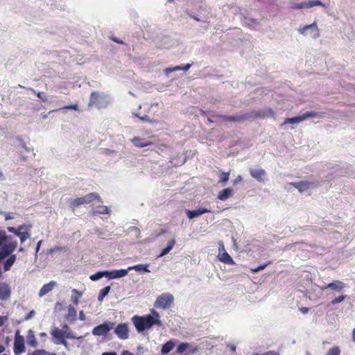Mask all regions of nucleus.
Wrapping results in <instances>:
<instances>
[{
	"mask_svg": "<svg viewBox=\"0 0 355 355\" xmlns=\"http://www.w3.org/2000/svg\"><path fill=\"white\" fill-rule=\"evenodd\" d=\"M345 287V284L340 281H334L331 283H329L326 286H323L321 288L322 290H324L327 288H331L335 291H340Z\"/></svg>",
	"mask_w": 355,
	"mask_h": 355,
	"instance_id": "obj_19",
	"label": "nucleus"
},
{
	"mask_svg": "<svg viewBox=\"0 0 355 355\" xmlns=\"http://www.w3.org/2000/svg\"><path fill=\"white\" fill-rule=\"evenodd\" d=\"M105 277H107L109 279H115L114 275H116V270H112V271H108V270H105Z\"/></svg>",
	"mask_w": 355,
	"mask_h": 355,
	"instance_id": "obj_42",
	"label": "nucleus"
},
{
	"mask_svg": "<svg viewBox=\"0 0 355 355\" xmlns=\"http://www.w3.org/2000/svg\"><path fill=\"white\" fill-rule=\"evenodd\" d=\"M261 355H279L277 352L274 351H269L262 354Z\"/></svg>",
	"mask_w": 355,
	"mask_h": 355,
	"instance_id": "obj_47",
	"label": "nucleus"
},
{
	"mask_svg": "<svg viewBox=\"0 0 355 355\" xmlns=\"http://www.w3.org/2000/svg\"><path fill=\"white\" fill-rule=\"evenodd\" d=\"M352 337H353V340H354V341L355 342V328H354V330H353Z\"/></svg>",
	"mask_w": 355,
	"mask_h": 355,
	"instance_id": "obj_61",
	"label": "nucleus"
},
{
	"mask_svg": "<svg viewBox=\"0 0 355 355\" xmlns=\"http://www.w3.org/2000/svg\"><path fill=\"white\" fill-rule=\"evenodd\" d=\"M135 116H137L142 121L152 122V121L150 119L149 116L147 115H144L143 116H139L137 114H135Z\"/></svg>",
	"mask_w": 355,
	"mask_h": 355,
	"instance_id": "obj_46",
	"label": "nucleus"
},
{
	"mask_svg": "<svg viewBox=\"0 0 355 355\" xmlns=\"http://www.w3.org/2000/svg\"><path fill=\"white\" fill-rule=\"evenodd\" d=\"M340 351L338 347L331 348L327 355H340Z\"/></svg>",
	"mask_w": 355,
	"mask_h": 355,
	"instance_id": "obj_40",
	"label": "nucleus"
},
{
	"mask_svg": "<svg viewBox=\"0 0 355 355\" xmlns=\"http://www.w3.org/2000/svg\"><path fill=\"white\" fill-rule=\"evenodd\" d=\"M102 355H116L115 352H104L102 354Z\"/></svg>",
	"mask_w": 355,
	"mask_h": 355,
	"instance_id": "obj_57",
	"label": "nucleus"
},
{
	"mask_svg": "<svg viewBox=\"0 0 355 355\" xmlns=\"http://www.w3.org/2000/svg\"><path fill=\"white\" fill-rule=\"evenodd\" d=\"M72 292L76 294V295L71 296V301L75 304H78V299L81 296V293L78 292L76 289H73Z\"/></svg>",
	"mask_w": 355,
	"mask_h": 355,
	"instance_id": "obj_39",
	"label": "nucleus"
},
{
	"mask_svg": "<svg viewBox=\"0 0 355 355\" xmlns=\"http://www.w3.org/2000/svg\"><path fill=\"white\" fill-rule=\"evenodd\" d=\"M175 244V240L174 239H172L170 241H168L167 247L162 250V251L158 257H163V256L166 255V254H168L173 249Z\"/></svg>",
	"mask_w": 355,
	"mask_h": 355,
	"instance_id": "obj_25",
	"label": "nucleus"
},
{
	"mask_svg": "<svg viewBox=\"0 0 355 355\" xmlns=\"http://www.w3.org/2000/svg\"><path fill=\"white\" fill-rule=\"evenodd\" d=\"M42 243V240H41V241H39L37 242V247H36V253H37V252H38V251H39V250H40V246H41Z\"/></svg>",
	"mask_w": 355,
	"mask_h": 355,
	"instance_id": "obj_53",
	"label": "nucleus"
},
{
	"mask_svg": "<svg viewBox=\"0 0 355 355\" xmlns=\"http://www.w3.org/2000/svg\"><path fill=\"white\" fill-rule=\"evenodd\" d=\"M56 284L57 283L54 281H51L48 284H45L40 290L39 296L42 297L51 292Z\"/></svg>",
	"mask_w": 355,
	"mask_h": 355,
	"instance_id": "obj_16",
	"label": "nucleus"
},
{
	"mask_svg": "<svg viewBox=\"0 0 355 355\" xmlns=\"http://www.w3.org/2000/svg\"><path fill=\"white\" fill-rule=\"evenodd\" d=\"M40 335V336H46V333H41Z\"/></svg>",
	"mask_w": 355,
	"mask_h": 355,
	"instance_id": "obj_63",
	"label": "nucleus"
},
{
	"mask_svg": "<svg viewBox=\"0 0 355 355\" xmlns=\"http://www.w3.org/2000/svg\"><path fill=\"white\" fill-rule=\"evenodd\" d=\"M17 247V241L15 239L4 243L0 247V261L11 255Z\"/></svg>",
	"mask_w": 355,
	"mask_h": 355,
	"instance_id": "obj_5",
	"label": "nucleus"
},
{
	"mask_svg": "<svg viewBox=\"0 0 355 355\" xmlns=\"http://www.w3.org/2000/svg\"><path fill=\"white\" fill-rule=\"evenodd\" d=\"M300 310L303 314H306L309 312V308L307 307H301Z\"/></svg>",
	"mask_w": 355,
	"mask_h": 355,
	"instance_id": "obj_48",
	"label": "nucleus"
},
{
	"mask_svg": "<svg viewBox=\"0 0 355 355\" xmlns=\"http://www.w3.org/2000/svg\"><path fill=\"white\" fill-rule=\"evenodd\" d=\"M110 289L111 288L110 286H107L104 287L103 289H101L98 295V300L99 302H102L104 297L109 293Z\"/></svg>",
	"mask_w": 355,
	"mask_h": 355,
	"instance_id": "obj_30",
	"label": "nucleus"
},
{
	"mask_svg": "<svg viewBox=\"0 0 355 355\" xmlns=\"http://www.w3.org/2000/svg\"><path fill=\"white\" fill-rule=\"evenodd\" d=\"M85 202H84V198L83 197H80V198H75L73 199L71 202H70V207L74 209L75 208L80 206V205H84Z\"/></svg>",
	"mask_w": 355,
	"mask_h": 355,
	"instance_id": "obj_29",
	"label": "nucleus"
},
{
	"mask_svg": "<svg viewBox=\"0 0 355 355\" xmlns=\"http://www.w3.org/2000/svg\"><path fill=\"white\" fill-rule=\"evenodd\" d=\"M219 260L226 264L234 265L235 264L234 261L230 257V255L225 251L218 256Z\"/></svg>",
	"mask_w": 355,
	"mask_h": 355,
	"instance_id": "obj_22",
	"label": "nucleus"
},
{
	"mask_svg": "<svg viewBox=\"0 0 355 355\" xmlns=\"http://www.w3.org/2000/svg\"><path fill=\"white\" fill-rule=\"evenodd\" d=\"M28 90L31 91L33 94H36L37 96L40 98L42 101H46V98L44 92H37L33 88H29Z\"/></svg>",
	"mask_w": 355,
	"mask_h": 355,
	"instance_id": "obj_37",
	"label": "nucleus"
},
{
	"mask_svg": "<svg viewBox=\"0 0 355 355\" xmlns=\"http://www.w3.org/2000/svg\"><path fill=\"white\" fill-rule=\"evenodd\" d=\"M191 345L187 343H180L177 348V352L179 354H183L190 348Z\"/></svg>",
	"mask_w": 355,
	"mask_h": 355,
	"instance_id": "obj_31",
	"label": "nucleus"
},
{
	"mask_svg": "<svg viewBox=\"0 0 355 355\" xmlns=\"http://www.w3.org/2000/svg\"><path fill=\"white\" fill-rule=\"evenodd\" d=\"M346 296L345 295H340V296H338L336 298H334L332 301H331V304H336L338 303H340L341 302H343L345 299Z\"/></svg>",
	"mask_w": 355,
	"mask_h": 355,
	"instance_id": "obj_41",
	"label": "nucleus"
},
{
	"mask_svg": "<svg viewBox=\"0 0 355 355\" xmlns=\"http://www.w3.org/2000/svg\"><path fill=\"white\" fill-rule=\"evenodd\" d=\"M27 344L30 347H36L37 346V341L34 334V331L31 329L28 330L26 336Z\"/></svg>",
	"mask_w": 355,
	"mask_h": 355,
	"instance_id": "obj_18",
	"label": "nucleus"
},
{
	"mask_svg": "<svg viewBox=\"0 0 355 355\" xmlns=\"http://www.w3.org/2000/svg\"><path fill=\"white\" fill-rule=\"evenodd\" d=\"M62 109L78 110V104L65 105L62 107Z\"/></svg>",
	"mask_w": 355,
	"mask_h": 355,
	"instance_id": "obj_43",
	"label": "nucleus"
},
{
	"mask_svg": "<svg viewBox=\"0 0 355 355\" xmlns=\"http://www.w3.org/2000/svg\"><path fill=\"white\" fill-rule=\"evenodd\" d=\"M30 227L31 226H26V231L19 230L17 232L16 236L19 237L21 243H24L25 241L30 238L31 234L28 232Z\"/></svg>",
	"mask_w": 355,
	"mask_h": 355,
	"instance_id": "obj_23",
	"label": "nucleus"
},
{
	"mask_svg": "<svg viewBox=\"0 0 355 355\" xmlns=\"http://www.w3.org/2000/svg\"><path fill=\"white\" fill-rule=\"evenodd\" d=\"M241 181H242V177L241 175H238L234 180V184H236Z\"/></svg>",
	"mask_w": 355,
	"mask_h": 355,
	"instance_id": "obj_49",
	"label": "nucleus"
},
{
	"mask_svg": "<svg viewBox=\"0 0 355 355\" xmlns=\"http://www.w3.org/2000/svg\"><path fill=\"white\" fill-rule=\"evenodd\" d=\"M132 143L136 147L144 148L153 144V142L144 138L135 137L131 139Z\"/></svg>",
	"mask_w": 355,
	"mask_h": 355,
	"instance_id": "obj_13",
	"label": "nucleus"
},
{
	"mask_svg": "<svg viewBox=\"0 0 355 355\" xmlns=\"http://www.w3.org/2000/svg\"><path fill=\"white\" fill-rule=\"evenodd\" d=\"M322 115H323V113L318 114L315 112H306V113H304V114H302L301 116H295V117H292V118H286L284 120L283 125L288 124V123H293V124L299 123L308 118L315 117L316 116H322Z\"/></svg>",
	"mask_w": 355,
	"mask_h": 355,
	"instance_id": "obj_6",
	"label": "nucleus"
},
{
	"mask_svg": "<svg viewBox=\"0 0 355 355\" xmlns=\"http://www.w3.org/2000/svg\"><path fill=\"white\" fill-rule=\"evenodd\" d=\"M130 270L128 269H120V270H116V275H114L115 279L116 278H121L126 276L128 275V272Z\"/></svg>",
	"mask_w": 355,
	"mask_h": 355,
	"instance_id": "obj_33",
	"label": "nucleus"
},
{
	"mask_svg": "<svg viewBox=\"0 0 355 355\" xmlns=\"http://www.w3.org/2000/svg\"><path fill=\"white\" fill-rule=\"evenodd\" d=\"M114 322H104L103 324L95 327L92 330V334L98 336H104L114 328Z\"/></svg>",
	"mask_w": 355,
	"mask_h": 355,
	"instance_id": "obj_8",
	"label": "nucleus"
},
{
	"mask_svg": "<svg viewBox=\"0 0 355 355\" xmlns=\"http://www.w3.org/2000/svg\"><path fill=\"white\" fill-rule=\"evenodd\" d=\"M83 198H84L85 204L90 203L94 200H97L98 202H102V199L97 193H90L83 196Z\"/></svg>",
	"mask_w": 355,
	"mask_h": 355,
	"instance_id": "obj_20",
	"label": "nucleus"
},
{
	"mask_svg": "<svg viewBox=\"0 0 355 355\" xmlns=\"http://www.w3.org/2000/svg\"><path fill=\"white\" fill-rule=\"evenodd\" d=\"M51 334L53 337V341L57 345H67L66 338L74 339L76 336L73 335L71 331L67 332L62 331L58 327H53L51 331Z\"/></svg>",
	"mask_w": 355,
	"mask_h": 355,
	"instance_id": "obj_3",
	"label": "nucleus"
},
{
	"mask_svg": "<svg viewBox=\"0 0 355 355\" xmlns=\"http://www.w3.org/2000/svg\"><path fill=\"white\" fill-rule=\"evenodd\" d=\"M132 321L138 332L148 329L153 325L162 326L160 320V315L155 310H151V314L143 316L135 315L132 318Z\"/></svg>",
	"mask_w": 355,
	"mask_h": 355,
	"instance_id": "obj_1",
	"label": "nucleus"
},
{
	"mask_svg": "<svg viewBox=\"0 0 355 355\" xmlns=\"http://www.w3.org/2000/svg\"><path fill=\"white\" fill-rule=\"evenodd\" d=\"M103 277H105V271H100L90 276V279L92 281H97Z\"/></svg>",
	"mask_w": 355,
	"mask_h": 355,
	"instance_id": "obj_34",
	"label": "nucleus"
},
{
	"mask_svg": "<svg viewBox=\"0 0 355 355\" xmlns=\"http://www.w3.org/2000/svg\"><path fill=\"white\" fill-rule=\"evenodd\" d=\"M211 210L205 207H200L196 210H187V216L189 218L192 219L193 218L198 217L202 214L209 213Z\"/></svg>",
	"mask_w": 355,
	"mask_h": 355,
	"instance_id": "obj_12",
	"label": "nucleus"
},
{
	"mask_svg": "<svg viewBox=\"0 0 355 355\" xmlns=\"http://www.w3.org/2000/svg\"><path fill=\"white\" fill-rule=\"evenodd\" d=\"M198 352V348L196 347H192V349H189V354H193Z\"/></svg>",
	"mask_w": 355,
	"mask_h": 355,
	"instance_id": "obj_52",
	"label": "nucleus"
},
{
	"mask_svg": "<svg viewBox=\"0 0 355 355\" xmlns=\"http://www.w3.org/2000/svg\"><path fill=\"white\" fill-rule=\"evenodd\" d=\"M13 350L15 355H19L25 352L24 338L20 335L19 329L15 331Z\"/></svg>",
	"mask_w": 355,
	"mask_h": 355,
	"instance_id": "obj_7",
	"label": "nucleus"
},
{
	"mask_svg": "<svg viewBox=\"0 0 355 355\" xmlns=\"http://www.w3.org/2000/svg\"><path fill=\"white\" fill-rule=\"evenodd\" d=\"M148 264H137V265H135V266L128 267V270H135L137 272L144 271V272H149L150 270L148 269Z\"/></svg>",
	"mask_w": 355,
	"mask_h": 355,
	"instance_id": "obj_26",
	"label": "nucleus"
},
{
	"mask_svg": "<svg viewBox=\"0 0 355 355\" xmlns=\"http://www.w3.org/2000/svg\"><path fill=\"white\" fill-rule=\"evenodd\" d=\"M272 261H268L266 262L265 263H263V265H261L257 268H251V271L254 273L258 272L259 271L263 270L267 266L272 263Z\"/></svg>",
	"mask_w": 355,
	"mask_h": 355,
	"instance_id": "obj_38",
	"label": "nucleus"
},
{
	"mask_svg": "<svg viewBox=\"0 0 355 355\" xmlns=\"http://www.w3.org/2000/svg\"><path fill=\"white\" fill-rule=\"evenodd\" d=\"M230 178V172H222L220 175L219 182L225 184Z\"/></svg>",
	"mask_w": 355,
	"mask_h": 355,
	"instance_id": "obj_35",
	"label": "nucleus"
},
{
	"mask_svg": "<svg viewBox=\"0 0 355 355\" xmlns=\"http://www.w3.org/2000/svg\"><path fill=\"white\" fill-rule=\"evenodd\" d=\"M174 345H175L174 343L171 340L166 342L162 347V349H161L162 353L163 354H166L169 353L174 347Z\"/></svg>",
	"mask_w": 355,
	"mask_h": 355,
	"instance_id": "obj_27",
	"label": "nucleus"
},
{
	"mask_svg": "<svg viewBox=\"0 0 355 355\" xmlns=\"http://www.w3.org/2000/svg\"><path fill=\"white\" fill-rule=\"evenodd\" d=\"M121 355H134L132 352L128 350H124L122 352Z\"/></svg>",
	"mask_w": 355,
	"mask_h": 355,
	"instance_id": "obj_54",
	"label": "nucleus"
},
{
	"mask_svg": "<svg viewBox=\"0 0 355 355\" xmlns=\"http://www.w3.org/2000/svg\"><path fill=\"white\" fill-rule=\"evenodd\" d=\"M7 229L9 232L13 233L14 234L17 235V232L19 230H24L26 229V225H19L17 228H15L14 227H8Z\"/></svg>",
	"mask_w": 355,
	"mask_h": 355,
	"instance_id": "obj_36",
	"label": "nucleus"
},
{
	"mask_svg": "<svg viewBox=\"0 0 355 355\" xmlns=\"http://www.w3.org/2000/svg\"><path fill=\"white\" fill-rule=\"evenodd\" d=\"M35 313L34 311H31L29 314L26 317V320H28L29 318H31V315H33Z\"/></svg>",
	"mask_w": 355,
	"mask_h": 355,
	"instance_id": "obj_56",
	"label": "nucleus"
},
{
	"mask_svg": "<svg viewBox=\"0 0 355 355\" xmlns=\"http://www.w3.org/2000/svg\"><path fill=\"white\" fill-rule=\"evenodd\" d=\"M4 351V347L2 345H0V353H2Z\"/></svg>",
	"mask_w": 355,
	"mask_h": 355,
	"instance_id": "obj_62",
	"label": "nucleus"
},
{
	"mask_svg": "<svg viewBox=\"0 0 355 355\" xmlns=\"http://www.w3.org/2000/svg\"><path fill=\"white\" fill-rule=\"evenodd\" d=\"M100 94L97 92H92L90 95L89 106H92L98 102Z\"/></svg>",
	"mask_w": 355,
	"mask_h": 355,
	"instance_id": "obj_28",
	"label": "nucleus"
},
{
	"mask_svg": "<svg viewBox=\"0 0 355 355\" xmlns=\"http://www.w3.org/2000/svg\"><path fill=\"white\" fill-rule=\"evenodd\" d=\"M250 173L252 178L259 182L263 180V178L266 175L265 171L262 168H250Z\"/></svg>",
	"mask_w": 355,
	"mask_h": 355,
	"instance_id": "obj_15",
	"label": "nucleus"
},
{
	"mask_svg": "<svg viewBox=\"0 0 355 355\" xmlns=\"http://www.w3.org/2000/svg\"><path fill=\"white\" fill-rule=\"evenodd\" d=\"M291 184L297 189L300 192H302L310 189L313 183L309 181H301L298 182H293Z\"/></svg>",
	"mask_w": 355,
	"mask_h": 355,
	"instance_id": "obj_14",
	"label": "nucleus"
},
{
	"mask_svg": "<svg viewBox=\"0 0 355 355\" xmlns=\"http://www.w3.org/2000/svg\"><path fill=\"white\" fill-rule=\"evenodd\" d=\"M112 40L113 41H114L115 42L119 43V44H123V43L122 40H118L117 38H115V37H112Z\"/></svg>",
	"mask_w": 355,
	"mask_h": 355,
	"instance_id": "obj_55",
	"label": "nucleus"
},
{
	"mask_svg": "<svg viewBox=\"0 0 355 355\" xmlns=\"http://www.w3.org/2000/svg\"><path fill=\"white\" fill-rule=\"evenodd\" d=\"M182 70V66H176L175 67H169L166 69V73L173 72L176 71Z\"/></svg>",
	"mask_w": 355,
	"mask_h": 355,
	"instance_id": "obj_44",
	"label": "nucleus"
},
{
	"mask_svg": "<svg viewBox=\"0 0 355 355\" xmlns=\"http://www.w3.org/2000/svg\"><path fill=\"white\" fill-rule=\"evenodd\" d=\"M13 240V238L11 236L6 235L5 231L0 232V244L2 245L4 243L8 242V241Z\"/></svg>",
	"mask_w": 355,
	"mask_h": 355,
	"instance_id": "obj_32",
	"label": "nucleus"
},
{
	"mask_svg": "<svg viewBox=\"0 0 355 355\" xmlns=\"http://www.w3.org/2000/svg\"><path fill=\"white\" fill-rule=\"evenodd\" d=\"M308 31H310V36L314 39L320 36V31L315 22L300 28L298 30V31L304 35H308Z\"/></svg>",
	"mask_w": 355,
	"mask_h": 355,
	"instance_id": "obj_9",
	"label": "nucleus"
},
{
	"mask_svg": "<svg viewBox=\"0 0 355 355\" xmlns=\"http://www.w3.org/2000/svg\"><path fill=\"white\" fill-rule=\"evenodd\" d=\"M69 311L70 312H73L74 314H76V310L74 309L73 307H70Z\"/></svg>",
	"mask_w": 355,
	"mask_h": 355,
	"instance_id": "obj_60",
	"label": "nucleus"
},
{
	"mask_svg": "<svg viewBox=\"0 0 355 355\" xmlns=\"http://www.w3.org/2000/svg\"><path fill=\"white\" fill-rule=\"evenodd\" d=\"M99 214H107L108 213V208L106 206H101L99 209L96 211Z\"/></svg>",
	"mask_w": 355,
	"mask_h": 355,
	"instance_id": "obj_45",
	"label": "nucleus"
},
{
	"mask_svg": "<svg viewBox=\"0 0 355 355\" xmlns=\"http://www.w3.org/2000/svg\"><path fill=\"white\" fill-rule=\"evenodd\" d=\"M189 16L193 18V19H195L196 21H200V19L198 18L197 17L194 16V15H189Z\"/></svg>",
	"mask_w": 355,
	"mask_h": 355,
	"instance_id": "obj_58",
	"label": "nucleus"
},
{
	"mask_svg": "<svg viewBox=\"0 0 355 355\" xmlns=\"http://www.w3.org/2000/svg\"><path fill=\"white\" fill-rule=\"evenodd\" d=\"M10 288L5 283L0 282V300H6L10 297Z\"/></svg>",
	"mask_w": 355,
	"mask_h": 355,
	"instance_id": "obj_17",
	"label": "nucleus"
},
{
	"mask_svg": "<svg viewBox=\"0 0 355 355\" xmlns=\"http://www.w3.org/2000/svg\"><path fill=\"white\" fill-rule=\"evenodd\" d=\"M80 319L82 320H83L85 319V316H84V314H83V311H81L80 313Z\"/></svg>",
	"mask_w": 355,
	"mask_h": 355,
	"instance_id": "obj_59",
	"label": "nucleus"
},
{
	"mask_svg": "<svg viewBox=\"0 0 355 355\" xmlns=\"http://www.w3.org/2000/svg\"><path fill=\"white\" fill-rule=\"evenodd\" d=\"M16 259L17 257L15 254L9 255V257L3 263L4 271H8L10 270L11 267L15 263Z\"/></svg>",
	"mask_w": 355,
	"mask_h": 355,
	"instance_id": "obj_24",
	"label": "nucleus"
},
{
	"mask_svg": "<svg viewBox=\"0 0 355 355\" xmlns=\"http://www.w3.org/2000/svg\"><path fill=\"white\" fill-rule=\"evenodd\" d=\"M233 191L230 188H226L220 191L218 194V198L220 200H225L232 196Z\"/></svg>",
	"mask_w": 355,
	"mask_h": 355,
	"instance_id": "obj_21",
	"label": "nucleus"
},
{
	"mask_svg": "<svg viewBox=\"0 0 355 355\" xmlns=\"http://www.w3.org/2000/svg\"><path fill=\"white\" fill-rule=\"evenodd\" d=\"M10 218H11V217H10V216H6V220H8V219H10Z\"/></svg>",
	"mask_w": 355,
	"mask_h": 355,
	"instance_id": "obj_64",
	"label": "nucleus"
},
{
	"mask_svg": "<svg viewBox=\"0 0 355 355\" xmlns=\"http://www.w3.org/2000/svg\"><path fill=\"white\" fill-rule=\"evenodd\" d=\"M275 112L271 108H268L265 110H258V111H253L250 113H246L243 115L241 116H229L227 115H218L217 116L218 118L222 119L223 121H230V122H240L244 120H248L250 119H257V118H265V117H270V116H274Z\"/></svg>",
	"mask_w": 355,
	"mask_h": 355,
	"instance_id": "obj_2",
	"label": "nucleus"
},
{
	"mask_svg": "<svg viewBox=\"0 0 355 355\" xmlns=\"http://www.w3.org/2000/svg\"><path fill=\"white\" fill-rule=\"evenodd\" d=\"M316 6H324V4L318 0H312L306 2H302L300 3L295 4L292 6L294 9H302V8H309Z\"/></svg>",
	"mask_w": 355,
	"mask_h": 355,
	"instance_id": "obj_11",
	"label": "nucleus"
},
{
	"mask_svg": "<svg viewBox=\"0 0 355 355\" xmlns=\"http://www.w3.org/2000/svg\"><path fill=\"white\" fill-rule=\"evenodd\" d=\"M61 330L66 331L67 332L71 331L69 327L66 324L62 326V329Z\"/></svg>",
	"mask_w": 355,
	"mask_h": 355,
	"instance_id": "obj_51",
	"label": "nucleus"
},
{
	"mask_svg": "<svg viewBox=\"0 0 355 355\" xmlns=\"http://www.w3.org/2000/svg\"><path fill=\"white\" fill-rule=\"evenodd\" d=\"M115 334L121 340H126L129 337V329L128 324L121 323L116 326L114 330Z\"/></svg>",
	"mask_w": 355,
	"mask_h": 355,
	"instance_id": "obj_10",
	"label": "nucleus"
},
{
	"mask_svg": "<svg viewBox=\"0 0 355 355\" xmlns=\"http://www.w3.org/2000/svg\"><path fill=\"white\" fill-rule=\"evenodd\" d=\"M191 64H187L184 66H182V70H184V71H187L189 69V68L191 67Z\"/></svg>",
	"mask_w": 355,
	"mask_h": 355,
	"instance_id": "obj_50",
	"label": "nucleus"
},
{
	"mask_svg": "<svg viewBox=\"0 0 355 355\" xmlns=\"http://www.w3.org/2000/svg\"><path fill=\"white\" fill-rule=\"evenodd\" d=\"M174 301V297L171 293H163L157 297L155 306L159 309H166L168 308Z\"/></svg>",
	"mask_w": 355,
	"mask_h": 355,
	"instance_id": "obj_4",
	"label": "nucleus"
}]
</instances>
